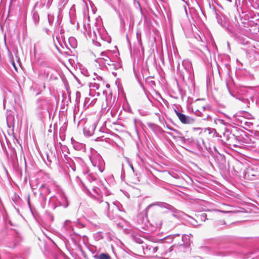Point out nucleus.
Listing matches in <instances>:
<instances>
[{"instance_id": "nucleus-5", "label": "nucleus", "mask_w": 259, "mask_h": 259, "mask_svg": "<svg viewBox=\"0 0 259 259\" xmlns=\"http://www.w3.org/2000/svg\"><path fill=\"white\" fill-rule=\"evenodd\" d=\"M101 57L98 58L96 61L99 64L101 67L110 66L113 62L109 58L106 52H102L100 54Z\"/></svg>"}, {"instance_id": "nucleus-12", "label": "nucleus", "mask_w": 259, "mask_h": 259, "mask_svg": "<svg viewBox=\"0 0 259 259\" xmlns=\"http://www.w3.org/2000/svg\"><path fill=\"white\" fill-rule=\"evenodd\" d=\"M95 258L96 259H110V256L108 253H103L99 255H95Z\"/></svg>"}, {"instance_id": "nucleus-16", "label": "nucleus", "mask_w": 259, "mask_h": 259, "mask_svg": "<svg viewBox=\"0 0 259 259\" xmlns=\"http://www.w3.org/2000/svg\"><path fill=\"white\" fill-rule=\"evenodd\" d=\"M33 19L35 24H37L39 21V16L37 14H34L33 15Z\"/></svg>"}, {"instance_id": "nucleus-18", "label": "nucleus", "mask_w": 259, "mask_h": 259, "mask_svg": "<svg viewBox=\"0 0 259 259\" xmlns=\"http://www.w3.org/2000/svg\"><path fill=\"white\" fill-rule=\"evenodd\" d=\"M178 247V246L177 245H173L171 246L170 247L168 248V250L165 251V253L167 252H171L175 248Z\"/></svg>"}, {"instance_id": "nucleus-11", "label": "nucleus", "mask_w": 259, "mask_h": 259, "mask_svg": "<svg viewBox=\"0 0 259 259\" xmlns=\"http://www.w3.org/2000/svg\"><path fill=\"white\" fill-rule=\"evenodd\" d=\"M100 83L98 82H91L89 83V87L94 90H98L100 88Z\"/></svg>"}, {"instance_id": "nucleus-21", "label": "nucleus", "mask_w": 259, "mask_h": 259, "mask_svg": "<svg viewBox=\"0 0 259 259\" xmlns=\"http://www.w3.org/2000/svg\"><path fill=\"white\" fill-rule=\"evenodd\" d=\"M158 249V247L157 246L155 247H151L149 248L150 250H151L153 252H156Z\"/></svg>"}, {"instance_id": "nucleus-19", "label": "nucleus", "mask_w": 259, "mask_h": 259, "mask_svg": "<svg viewBox=\"0 0 259 259\" xmlns=\"http://www.w3.org/2000/svg\"><path fill=\"white\" fill-rule=\"evenodd\" d=\"M137 38L139 42L141 41V33L140 31L138 30L136 33Z\"/></svg>"}, {"instance_id": "nucleus-8", "label": "nucleus", "mask_w": 259, "mask_h": 259, "mask_svg": "<svg viewBox=\"0 0 259 259\" xmlns=\"http://www.w3.org/2000/svg\"><path fill=\"white\" fill-rule=\"evenodd\" d=\"M63 228L66 232L69 233H70L73 230V227L71 225V222L69 220L65 221Z\"/></svg>"}, {"instance_id": "nucleus-30", "label": "nucleus", "mask_w": 259, "mask_h": 259, "mask_svg": "<svg viewBox=\"0 0 259 259\" xmlns=\"http://www.w3.org/2000/svg\"><path fill=\"white\" fill-rule=\"evenodd\" d=\"M190 244V240L189 237L188 236V245Z\"/></svg>"}, {"instance_id": "nucleus-6", "label": "nucleus", "mask_w": 259, "mask_h": 259, "mask_svg": "<svg viewBox=\"0 0 259 259\" xmlns=\"http://www.w3.org/2000/svg\"><path fill=\"white\" fill-rule=\"evenodd\" d=\"M175 111L179 119L183 124H191L194 123L195 119L192 117L187 116L183 113L179 112L176 110H175Z\"/></svg>"}, {"instance_id": "nucleus-25", "label": "nucleus", "mask_w": 259, "mask_h": 259, "mask_svg": "<svg viewBox=\"0 0 259 259\" xmlns=\"http://www.w3.org/2000/svg\"><path fill=\"white\" fill-rule=\"evenodd\" d=\"M46 189H47V193L48 194H50L51 193L50 189L48 187L46 188Z\"/></svg>"}, {"instance_id": "nucleus-1", "label": "nucleus", "mask_w": 259, "mask_h": 259, "mask_svg": "<svg viewBox=\"0 0 259 259\" xmlns=\"http://www.w3.org/2000/svg\"><path fill=\"white\" fill-rule=\"evenodd\" d=\"M96 202L99 204V208L104 211H107L108 217L111 220H115L119 217L118 212L120 211L119 207L115 205L114 203H113V205L112 206V211H110L109 210V204L107 201H104L101 198L96 199Z\"/></svg>"}, {"instance_id": "nucleus-10", "label": "nucleus", "mask_w": 259, "mask_h": 259, "mask_svg": "<svg viewBox=\"0 0 259 259\" xmlns=\"http://www.w3.org/2000/svg\"><path fill=\"white\" fill-rule=\"evenodd\" d=\"M60 197H61V200L59 201L60 205L66 207L68 205V203L66 196L63 194H61L60 195Z\"/></svg>"}, {"instance_id": "nucleus-33", "label": "nucleus", "mask_w": 259, "mask_h": 259, "mask_svg": "<svg viewBox=\"0 0 259 259\" xmlns=\"http://www.w3.org/2000/svg\"><path fill=\"white\" fill-rule=\"evenodd\" d=\"M203 216H205V217H206V214L204 213V214L203 215Z\"/></svg>"}, {"instance_id": "nucleus-2", "label": "nucleus", "mask_w": 259, "mask_h": 259, "mask_svg": "<svg viewBox=\"0 0 259 259\" xmlns=\"http://www.w3.org/2000/svg\"><path fill=\"white\" fill-rule=\"evenodd\" d=\"M90 160L95 168H97L100 172L104 171V162L100 155L98 154L93 155L91 157Z\"/></svg>"}, {"instance_id": "nucleus-23", "label": "nucleus", "mask_w": 259, "mask_h": 259, "mask_svg": "<svg viewBox=\"0 0 259 259\" xmlns=\"http://www.w3.org/2000/svg\"><path fill=\"white\" fill-rule=\"evenodd\" d=\"M162 225V222L160 221L159 223L156 224V227L160 228Z\"/></svg>"}, {"instance_id": "nucleus-17", "label": "nucleus", "mask_w": 259, "mask_h": 259, "mask_svg": "<svg viewBox=\"0 0 259 259\" xmlns=\"http://www.w3.org/2000/svg\"><path fill=\"white\" fill-rule=\"evenodd\" d=\"M251 170V169L250 168H248L246 171L245 172V175H244V177H245V178H246V179H249V176H250V172L249 171Z\"/></svg>"}, {"instance_id": "nucleus-14", "label": "nucleus", "mask_w": 259, "mask_h": 259, "mask_svg": "<svg viewBox=\"0 0 259 259\" xmlns=\"http://www.w3.org/2000/svg\"><path fill=\"white\" fill-rule=\"evenodd\" d=\"M69 41L70 42V43H72V44L71 45L72 47H73V48H75L77 46V44H76V40L75 39V38L74 37H70L69 38Z\"/></svg>"}, {"instance_id": "nucleus-7", "label": "nucleus", "mask_w": 259, "mask_h": 259, "mask_svg": "<svg viewBox=\"0 0 259 259\" xmlns=\"http://www.w3.org/2000/svg\"><path fill=\"white\" fill-rule=\"evenodd\" d=\"M97 123L94 122L91 124H87L83 128L84 134L88 136H92L97 126Z\"/></svg>"}, {"instance_id": "nucleus-3", "label": "nucleus", "mask_w": 259, "mask_h": 259, "mask_svg": "<svg viewBox=\"0 0 259 259\" xmlns=\"http://www.w3.org/2000/svg\"><path fill=\"white\" fill-rule=\"evenodd\" d=\"M251 115L248 114L247 112H241L234 115L233 118L235 122V124L242 126L245 123L246 119L251 118Z\"/></svg>"}, {"instance_id": "nucleus-26", "label": "nucleus", "mask_w": 259, "mask_h": 259, "mask_svg": "<svg viewBox=\"0 0 259 259\" xmlns=\"http://www.w3.org/2000/svg\"><path fill=\"white\" fill-rule=\"evenodd\" d=\"M187 237V236L186 235H183L182 237V240L183 241L185 238H186Z\"/></svg>"}, {"instance_id": "nucleus-9", "label": "nucleus", "mask_w": 259, "mask_h": 259, "mask_svg": "<svg viewBox=\"0 0 259 259\" xmlns=\"http://www.w3.org/2000/svg\"><path fill=\"white\" fill-rule=\"evenodd\" d=\"M176 236H179V234H174V235H168L167 236H166V237H165L163 240H162V243H164L165 242H167V243H171L172 241V240L174 239V238Z\"/></svg>"}, {"instance_id": "nucleus-22", "label": "nucleus", "mask_w": 259, "mask_h": 259, "mask_svg": "<svg viewBox=\"0 0 259 259\" xmlns=\"http://www.w3.org/2000/svg\"><path fill=\"white\" fill-rule=\"evenodd\" d=\"M243 125H246L248 127H250L252 125V123L250 122L246 121Z\"/></svg>"}, {"instance_id": "nucleus-4", "label": "nucleus", "mask_w": 259, "mask_h": 259, "mask_svg": "<svg viewBox=\"0 0 259 259\" xmlns=\"http://www.w3.org/2000/svg\"><path fill=\"white\" fill-rule=\"evenodd\" d=\"M156 205L159 206L161 207L165 208L170 210L171 211L175 213L174 214V215H175V216L177 214L180 215V213H182V212L177 210L174 207H173L172 205H171L169 204L166 203H164V202H156L150 204L146 207V210L148 211L150 209V207H151L152 206H156Z\"/></svg>"}, {"instance_id": "nucleus-34", "label": "nucleus", "mask_w": 259, "mask_h": 259, "mask_svg": "<svg viewBox=\"0 0 259 259\" xmlns=\"http://www.w3.org/2000/svg\"><path fill=\"white\" fill-rule=\"evenodd\" d=\"M251 176H254V174H251Z\"/></svg>"}, {"instance_id": "nucleus-37", "label": "nucleus", "mask_w": 259, "mask_h": 259, "mask_svg": "<svg viewBox=\"0 0 259 259\" xmlns=\"http://www.w3.org/2000/svg\"><path fill=\"white\" fill-rule=\"evenodd\" d=\"M119 2H120V0H118Z\"/></svg>"}, {"instance_id": "nucleus-28", "label": "nucleus", "mask_w": 259, "mask_h": 259, "mask_svg": "<svg viewBox=\"0 0 259 259\" xmlns=\"http://www.w3.org/2000/svg\"><path fill=\"white\" fill-rule=\"evenodd\" d=\"M180 138L184 141L186 140V139L184 137H180Z\"/></svg>"}, {"instance_id": "nucleus-24", "label": "nucleus", "mask_w": 259, "mask_h": 259, "mask_svg": "<svg viewBox=\"0 0 259 259\" xmlns=\"http://www.w3.org/2000/svg\"><path fill=\"white\" fill-rule=\"evenodd\" d=\"M203 110H208L209 107L208 106H203Z\"/></svg>"}, {"instance_id": "nucleus-20", "label": "nucleus", "mask_w": 259, "mask_h": 259, "mask_svg": "<svg viewBox=\"0 0 259 259\" xmlns=\"http://www.w3.org/2000/svg\"><path fill=\"white\" fill-rule=\"evenodd\" d=\"M90 99L89 98H85L84 99V106H89L90 105Z\"/></svg>"}, {"instance_id": "nucleus-15", "label": "nucleus", "mask_w": 259, "mask_h": 259, "mask_svg": "<svg viewBox=\"0 0 259 259\" xmlns=\"http://www.w3.org/2000/svg\"><path fill=\"white\" fill-rule=\"evenodd\" d=\"M110 66L113 67V68L115 70H117L121 67L120 65L118 63H111V65Z\"/></svg>"}, {"instance_id": "nucleus-35", "label": "nucleus", "mask_w": 259, "mask_h": 259, "mask_svg": "<svg viewBox=\"0 0 259 259\" xmlns=\"http://www.w3.org/2000/svg\"><path fill=\"white\" fill-rule=\"evenodd\" d=\"M13 65H14V66L16 68V67H15V64H14V63H13Z\"/></svg>"}, {"instance_id": "nucleus-36", "label": "nucleus", "mask_w": 259, "mask_h": 259, "mask_svg": "<svg viewBox=\"0 0 259 259\" xmlns=\"http://www.w3.org/2000/svg\"><path fill=\"white\" fill-rule=\"evenodd\" d=\"M119 16H120V17H121V14H119Z\"/></svg>"}, {"instance_id": "nucleus-32", "label": "nucleus", "mask_w": 259, "mask_h": 259, "mask_svg": "<svg viewBox=\"0 0 259 259\" xmlns=\"http://www.w3.org/2000/svg\"><path fill=\"white\" fill-rule=\"evenodd\" d=\"M97 80H98V81H100V82H101V80H100L99 78H98Z\"/></svg>"}, {"instance_id": "nucleus-13", "label": "nucleus", "mask_w": 259, "mask_h": 259, "mask_svg": "<svg viewBox=\"0 0 259 259\" xmlns=\"http://www.w3.org/2000/svg\"><path fill=\"white\" fill-rule=\"evenodd\" d=\"M186 64L188 66V67H187L188 72L189 73H190L192 71V70H193L192 64H191V63L189 61H188V62L185 63L183 64L184 66H185Z\"/></svg>"}, {"instance_id": "nucleus-31", "label": "nucleus", "mask_w": 259, "mask_h": 259, "mask_svg": "<svg viewBox=\"0 0 259 259\" xmlns=\"http://www.w3.org/2000/svg\"><path fill=\"white\" fill-rule=\"evenodd\" d=\"M222 222V224H225V222L224 221H223Z\"/></svg>"}, {"instance_id": "nucleus-29", "label": "nucleus", "mask_w": 259, "mask_h": 259, "mask_svg": "<svg viewBox=\"0 0 259 259\" xmlns=\"http://www.w3.org/2000/svg\"><path fill=\"white\" fill-rule=\"evenodd\" d=\"M172 130L175 131L177 134H180V133L178 131L174 129H172Z\"/></svg>"}, {"instance_id": "nucleus-27", "label": "nucleus", "mask_w": 259, "mask_h": 259, "mask_svg": "<svg viewBox=\"0 0 259 259\" xmlns=\"http://www.w3.org/2000/svg\"><path fill=\"white\" fill-rule=\"evenodd\" d=\"M220 211L222 212H223V213H229L231 212L230 211Z\"/></svg>"}]
</instances>
